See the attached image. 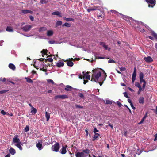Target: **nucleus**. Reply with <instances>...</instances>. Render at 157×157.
<instances>
[{
    "instance_id": "1",
    "label": "nucleus",
    "mask_w": 157,
    "mask_h": 157,
    "mask_svg": "<svg viewBox=\"0 0 157 157\" xmlns=\"http://www.w3.org/2000/svg\"><path fill=\"white\" fill-rule=\"evenodd\" d=\"M101 72H103L104 78H103L101 80H100V81H104L107 76L106 74L103 70L99 68L93 70V74L92 76L91 81H94L96 82H98V79L101 76Z\"/></svg>"
},
{
    "instance_id": "2",
    "label": "nucleus",
    "mask_w": 157,
    "mask_h": 157,
    "mask_svg": "<svg viewBox=\"0 0 157 157\" xmlns=\"http://www.w3.org/2000/svg\"><path fill=\"white\" fill-rule=\"evenodd\" d=\"M120 14L122 16V17L123 19L126 20V21H129V22L130 24L132 25H133L131 24V22L132 21H134L137 24H140V25L141 24L142 25L144 26L146 28H147V27H148L146 25L144 24L142 22H139L136 21L134 20L133 19H132L131 17H130L127 16L123 15L121 14Z\"/></svg>"
},
{
    "instance_id": "3",
    "label": "nucleus",
    "mask_w": 157,
    "mask_h": 157,
    "mask_svg": "<svg viewBox=\"0 0 157 157\" xmlns=\"http://www.w3.org/2000/svg\"><path fill=\"white\" fill-rule=\"evenodd\" d=\"M12 143L14 144L15 146H16L21 150H22V148L21 146L22 145L21 143L20 142L19 138H18V136L15 135L13 139Z\"/></svg>"
},
{
    "instance_id": "4",
    "label": "nucleus",
    "mask_w": 157,
    "mask_h": 157,
    "mask_svg": "<svg viewBox=\"0 0 157 157\" xmlns=\"http://www.w3.org/2000/svg\"><path fill=\"white\" fill-rule=\"evenodd\" d=\"M90 150L86 149L83 150L82 152H78L75 153V155L76 157H86L89 155Z\"/></svg>"
},
{
    "instance_id": "5",
    "label": "nucleus",
    "mask_w": 157,
    "mask_h": 157,
    "mask_svg": "<svg viewBox=\"0 0 157 157\" xmlns=\"http://www.w3.org/2000/svg\"><path fill=\"white\" fill-rule=\"evenodd\" d=\"M44 59L41 58L39 59L40 61L39 63V65L38 66H37V67H39L37 69L40 68V70H42L44 71H45L47 66V65L45 64L44 62H41V61Z\"/></svg>"
},
{
    "instance_id": "6",
    "label": "nucleus",
    "mask_w": 157,
    "mask_h": 157,
    "mask_svg": "<svg viewBox=\"0 0 157 157\" xmlns=\"http://www.w3.org/2000/svg\"><path fill=\"white\" fill-rule=\"evenodd\" d=\"M89 72H86L84 71L82 72V74H81L79 75V78L82 79H90V75L88 74Z\"/></svg>"
},
{
    "instance_id": "7",
    "label": "nucleus",
    "mask_w": 157,
    "mask_h": 157,
    "mask_svg": "<svg viewBox=\"0 0 157 157\" xmlns=\"http://www.w3.org/2000/svg\"><path fill=\"white\" fill-rule=\"evenodd\" d=\"M59 148V144L58 143H56L52 147V151L55 152L58 151Z\"/></svg>"
},
{
    "instance_id": "8",
    "label": "nucleus",
    "mask_w": 157,
    "mask_h": 157,
    "mask_svg": "<svg viewBox=\"0 0 157 157\" xmlns=\"http://www.w3.org/2000/svg\"><path fill=\"white\" fill-rule=\"evenodd\" d=\"M42 140H40L38 141V143L36 144V147L39 150H40L42 149Z\"/></svg>"
},
{
    "instance_id": "9",
    "label": "nucleus",
    "mask_w": 157,
    "mask_h": 157,
    "mask_svg": "<svg viewBox=\"0 0 157 157\" xmlns=\"http://www.w3.org/2000/svg\"><path fill=\"white\" fill-rule=\"evenodd\" d=\"M32 26L30 25H27L24 26L22 28V29L25 31H28L29 30Z\"/></svg>"
},
{
    "instance_id": "10",
    "label": "nucleus",
    "mask_w": 157,
    "mask_h": 157,
    "mask_svg": "<svg viewBox=\"0 0 157 157\" xmlns=\"http://www.w3.org/2000/svg\"><path fill=\"white\" fill-rule=\"evenodd\" d=\"M64 65V63L63 61L59 60L56 63V66L58 67H63Z\"/></svg>"
},
{
    "instance_id": "11",
    "label": "nucleus",
    "mask_w": 157,
    "mask_h": 157,
    "mask_svg": "<svg viewBox=\"0 0 157 157\" xmlns=\"http://www.w3.org/2000/svg\"><path fill=\"white\" fill-rule=\"evenodd\" d=\"M144 59L147 63L151 62L153 61V59L150 56H148L144 58Z\"/></svg>"
},
{
    "instance_id": "12",
    "label": "nucleus",
    "mask_w": 157,
    "mask_h": 157,
    "mask_svg": "<svg viewBox=\"0 0 157 157\" xmlns=\"http://www.w3.org/2000/svg\"><path fill=\"white\" fill-rule=\"evenodd\" d=\"M55 97L56 98L64 99L67 98H68V96L67 95L64 94L62 95H57Z\"/></svg>"
},
{
    "instance_id": "13",
    "label": "nucleus",
    "mask_w": 157,
    "mask_h": 157,
    "mask_svg": "<svg viewBox=\"0 0 157 157\" xmlns=\"http://www.w3.org/2000/svg\"><path fill=\"white\" fill-rule=\"evenodd\" d=\"M67 152L66 146L62 147V148L60 150V152L62 154H65Z\"/></svg>"
},
{
    "instance_id": "14",
    "label": "nucleus",
    "mask_w": 157,
    "mask_h": 157,
    "mask_svg": "<svg viewBox=\"0 0 157 157\" xmlns=\"http://www.w3.org/2000/svg\"><path fill=\"white\" fill-rule=\"evenodd\" d=\"M54 32L52 30H48L47 31L46 35L48 36H51L53 35Z\"/></svg>"
},
{
    "instance_id": "15",
    "label": "nucleus",
    "mask_w": 157,
    "mask_h": 157,
    "mask_svg": "<svg viewBox=\"0 0 157 157\" xmlns=\"http://www.w3.org/2000/svg\"><path fill=\"white\" fill-rule=\"evenodd\" d=\"M52 14L53 15L58 16L59 17H62L61 13L59 11H55L52 13Z\"/></svg>"
},
{
    "instance_id": "16",
    "label": "nucleus",
    "mask_w": 157,
    "mask_h": 157,
    "mask_svg": "<svg viewBox=\"0 0 157 157\" xmlns=\"http://www.w3.org/2000/svg\"><path fill=\"white\" fill-rule=\"evenodd\" d=\"M9 152L12 155H14L16 153L15 150L13 148H11L9 149Z\"/></svg>"
},
{
    "instance_id": "17",
    "label": "nucleus",
    "mask_w": 157,
    "mask_h": 157,
    "mask_svg": "<svg viewBox=\"0 0 157 157\" xmlns=\"http://www.w3.org/2000/svg\"><path fill=\"white\" fill-rule=\"evenodd\" d=\"M47 29V28L45 27H40L39 28L38 31L39 32H44L46 31Z\"/></svg>"
},
{
    "instance_id": "18",
    "label": "nucleus",
    "mask_w": 157,
    "mask_h": 157,
    "mask_svg": "<svg viewBox=\"0 0 157 157\" xmlns=\"http://www.w3.org/2000/svg\"><path fill=\"white\" fill-rule=\"evenodd\" d=\"M9 67L10 68L12 69L13 70H14L16 68V67L15 65L12 63H10L9 64Z\"/></svg>"
},
{
    "instance_id": "19",
    "label": "nucleus",
    "mask_w": 157,
    "mask_h": 157,
    "mask_svg": "<svg viewBox=\"0 0 157 157\" xmlns=\"http://www.w3.org/2000/svg\"><path fill=\"white\" fill-rule=\"evenodd\" d=\"M37 112L36 109L33 107H32L30 111L32 114H35Z\"/></svg>"
},
{
    "instance_id": "20",
    "label": "nucleus",
    "mask_w": 157,
    "mask_h": 157,
    "mask_svg": "<svg viewBox=\"0 0 157 157\" xmlns=\"http://www.w3.org/2000/svg\"><path fill=\"white\" fill-rule=\"evenodd\" d=\"M67 64L68 66L70 67H72L74 64L73 62L70 60H67Z\"/></svg>"
},
{
    "instance_id": "21",
    "label": "nucleus",
    "mask_w": 157,
    "mask_h": 157,
    "mask_svg": "<svg viewBox=\"0 0 157 157\" xmlns=\"http://www.w3.org/2000/svg\"><path fill=\"white\" fill-rule=\"evenodd\" d=\"M144 98L143 97H140L139 99V102L140 104H143L144 103Z\"/></svg>"
},
{
    "instance_id": "22",
    "label": "nucleus",
    "mask_w": 157,
    "mask_h": 157,
    "mask_svg": "<svg viewBox=\"0 0 157 157\" xmlns=\"http://www.w3.org/2000/svg\"><path fill=\"white\" fill-rule=\"evenodd\" d=\"M45 117L46 118L47 121H48L50 117V113L47 112H45Z\"/></svg>"
},
{
    "instance_id": "23",
    "label": "nucleus",
    "mask_w": 157,
    "mask_h": 157,
    "mask_svg": "<svg viewBox=\"0 0 157 157\" xmlns=\"http://www.w3.org/2000/svg\"><path fill=\"white\" fill-rule=\"evenodd\" d=\"M146 1L148 3H150L151 4H154V5L155 1V0H146Z\"/></svg>"
},
{
    "instance_id": "24",
    "label": "nucleus",
    "mask_w": 157,
    "mask_h": 157,
    "mask_svg": "<svg viewBox=\"0 0 157 157\" xmlns=\"http://www.w3.org/2000/svg\"><path fill=\"white\" fill-rule=\"evenodd\" d=\"M72 88V87L71 86L69 85H67L66 88H65V90L66 91H70L71 90Z\"/></svg>"
},
{
    "instance_id": "25",
    "label": "nucleus",
    "mask_w": 157,
    "mask_h": 157,
    "mask_svg": "<svg viewBox=\"0 0 157 157\" xmlns=\"http://www.w3.org/2000/svg\"><path fill=\"white\" fill-rule=\"evenodd\" d=\"M63 19L64 20H66L67 21H74V19L71 18H67L65 17H63Z\"/></svg>"
},
{
    "instance_id": "26",
    "label": "nucleus",
    "mask_w": 157,
    "mask_h": 157,
    "mask_svg": "<svg viewBox=\"0 0 157 157\" xmlns=\"http://www.w3.org/2000/svg\"><path fill=\"white\" fill-rule=\"evenodd\" d=\"M6 30L9 32H12L13 31V28L10 27H7Z\"/></svg>"
},
{
    "instance_id": "27",
    "label": "nucleus",
    "mask_w": 157,
    "mask_h": 157,
    "mask_svg": "<svg viewBox=\"0 0 157 157\" xmlns=\"http://www.w3.org/2000/svg\"><path fill=\"white\" fill-rule=\"evenodd\" d=\"M25 79L26 80V81L27 82L29 83H32L33 82V81L30 79L28 77H25Z\"/></svg>"
},
{
    "instance_id": "28",
    "label": "nucleus",
    "mask_w": 157,
    "mask_h": 157,
    "mask_svg": "<svg viewBox=\"0 0 157 157\" xmlns=\"http://www.w3.org/2000/svg\"><path fill=\"white\" fill-rule=\"evenodd\" d=\"M136 68H134V72L132 74V78H136Z\"/></svg>"
},
{
    "instance_id": "29",
    "label": "nucleus",
    "mask_w": 157,
    "mask_h": 157,
    "mask_svg": "<svg viewBox=\"0 0 157 157\" xmlns=\"http://www.w3.org/2000/svg\"><path fill=\"white\" fill-rule=\"evenodd\" d=\"M31 11L28 10H23L22 11V13H31Z\"/></svg>"
},
{
    "instance_id": "30",
    "label": "nucleus",
    "mask_w": 157,
    "mask_h": 157,
    "mask_svg": "<svg viewBox=\"0 0 157 157\" xmlns=\"http://www.w3.org/2000/svg\"><path fill=\"white\" fill-rule=\"evenodd\" d=\"M48 51L47 50L43 49L42 51L41 52H42V56L44 57V55H46V54L47 53Z\"/></svg>"
},
{
    "instance_id": "31",
    "label": "nucleus",
    "mask_w": 157,
    "mask_h": 157,
    "mask_svg": "<svg viewBox=\"0 0 157 157\" xmlns=\"http://www.w3.org/2000/svg\"><path fill=\"white\" fill-rule=\"evenodd\" d=\"M100 44L102 46H103V47H104L105 49H107L108 47H107V45H105L104 43L101 42L100 43Z\"/></svg>"
},
{
    "instance_id": "32",
    "label": "nucleus",
    "mask_w": 157,
    "mask_h": 157,
    "mask_svg": "<svg viewBox=\"0 0 157 157\" xmlns=\"http://www.w3.org/2000/svg\"><path fill=\"white\" fill-rule=\"evenodd\" d=\"M63 26H66L67 27H70L71 26V25L70 24H69L68 23L66 22L63 24L62 25Z\"/></svg>"
},
{
    "instance_id": "33",
    "label": "nucleus",
    "mask_w": 157,
    "mask_h": 157,
    "mask_svg": "<svg viewBox=\"0 0 157 157\" xmlns=\"http://www.w3.org/2000/svg\"><path fill=\"white\" fill-rule=\"evenodd\" d=\"M62 24V22L60 21H57L56 23V25L57 26L61 25Z\"/></svg>"
},
{
    "instance_id": "34",
    "label": "nucleus",
    "mask_w": 157,
    "mask_h": 157,
    "mask_svg": "<svg viewBox=\"0 0 157 157\" xmlns=\"http://www.w3.org/2000/svg\"><path fill=\"white\" fill-rule=\"evenodd\" d=\"M135 86H136L138 87V88H139V87H141V86L140 84L138 82H135Z\"/></svg>"
},
{
    "instance_id": "35",
    "label": "nucleus",
    "mask_w": 157,
    "mask_h": 157,
    "mask_svg": "<svg viewBox=\"0 0 157 157\" xmlns=\"http://www.w3.org/2000/svg\"><path fill=\"white\" fill-rule=\"evenodd\" d=\"M139 77L140 79L143 78H144V75L143 73L141 72H140L139 74Z\"/></svg>"
},
{
    "instance_id": "36",
    "label": "nucleus",
    "mask_w": 157,
    "mask_h": 157,
    "mask_svg": "<svg viewBox=\"0 0 157 157\" xmlns=\"http://www.w3.org/2000/svg\"><path fill=\"white\" fill-rule=\"evenodd\" d=\"M99 136V134L98 133H95L94 136V139H97Z\"/></svg>"
},
{
    "instance_id": "37",
    "label": "nucleus",
    "mask_w": 157,
    "mask_h": 157,
    "mask_svg": "<svg viewBox=\"0 0 157 157\" xmlns=\"http://www.w3.org/2000/svg\"><path fill=\"white\" fill-rule=\"evenodd\" d=\"M47 81L48 83H52V84H54V83L53 82V81L51 79H48L47 80Z\"/></svg>"
},
{
    "instance_id": "38",
    "label": "nucleus",
    "mask_w": 157,
    "mask_h": 157,
    "mask_svg": "<svg viewBox=\"0 0 157 157\" xmlns=\"http://www.w3.org/2000/svg\"><path fill=\"white\" fill-rule=\"evenodd\" d=\"M48 0H41L40 2L42 4H45L48 2Z\"/></svg>"
},
{
    "instance_id": "39",
    "label": "nucleus",
    "mask_w": 157,
    "mask_h": 157,
    "mask_svg": "<svg viewBox=\"0 0 157 157\" xmlns=\"http://www.w3.org/2000/svg\"><path fill=\"white\" fill-rule=\"evenodd\" d=\"M29 130V128L28 126H26L25 128V132L28 131Z\"/></svg>"
},
{
    "instance_id": "40",
    "label": "nucleus",
    "mask_w": 157,
    "mask_h": 157,
    "mask_svg": "<svg viewBox=\"0 0 157 157\" xmlns=\"http://www.w3.org/2000/svg\"><path fill=\"white\" fill-rule=\"evenodd\" d=\"M142 87H139V90L137 92V94L138 95H139L140 94L141 92L142 91Z\"/></svg>"
},
{
    "instance_id": "41",
    "label": "nucleus",
    "mask_w": 157,
    "mask_h": 157,
    "mask_svg": "<svg viewBox=\"0 0 157 157\" xmlns=\"http://www.w3.org/2000/svg\"><path fill=\"white\" fill-rule=\"evenodd\" d=\"M106 104H111L112 103V102L109 100H106Z\"/></svg>"
},
{
    "instance_id": "42",
    "label": "nucleus",
    "mask_w": 157,
    "mask_h": 157,
    "mask_svg": "<svg viewBox=\"0 0 157 157\" xmlns=\"http://www.w3.org/2000/svg\"><path fill=\"white\" fill-rule=\"evenodd\" d=\"M8 91V90H3L0 91V94H2Z\"/></svg>"
},
{
    "instance_id": "43",
    "label": "nucleus",
    "mask_w": 157,
    "mask_h": 157,
    "mask_svg": "<svg viewBox=\"0 0 157 157\" xmlns=\"http://www.w3.org/2000/svg\"><path fill=\"white\" fill-rule=\"evenodd\" d=\"M152 35H153L155 38L157 39V34L154 32H152Z\"/></svg>"
},
{
    "instance_id": "44",
    "label": "nucleus",
    "mask_w": 157,
    "mask_h": 157,
    "mask_svg": "<svg viewBox=\"0 0 157 157\" xmlns=\"http://www.w3.org/2000/svg\"><path fill=\"white\" fill-rule=\"evenodd\" d=\"M140 83H142V82H143L144 83V82H146L143 79V78L140 79Z\"/></svg>"
},
{
    "instance_id": "45",
    "label": "nucleus",
    "mask_w": 157,
    "mask_h": 157,
    "mask_svg": "<svg viewBox=\"0 0 157 157\" xmlns=\"http://www.w3.org/2000/svg\"><path fill=\"white\" fill-rule=\"evenodd\" d=\"M108 63H115V62L113 60L110 59L108 61Z\"/></svg>"
},
{
    "instance_id": "46",
    "label": "nucleus",
    "mask_w": 157,
    "mask_h": 157,
    "mask_svg": "<svg viewBox=\"0 0 157 157\" xmlns=\"http://www.w3.org/2000/svg\"><path fill=\"white\" fill-rule=\"evenodd\" d=\"M79 96L80 97L84 98V95L81 93H80L79 94Z\"/></svg>"
},
{
    "instance_id": "47",
    "label": "nucleus",
    "mask_w": 157,
    "mask_h": 157,
    "mask_svg": "<svg viewBox=\"0 0 157 157\" xmlns=\"http://www.w3.org/2000/svg\"><path fill=\"white\" fill-rule=\"evenodd\" d=\"M75 106L76 108H82L83 107V106H80V105H76Z\"/></svg>"
},
{
    "instance_id": "48",
    "label": "nucleus",
    "mask_w": 157,
    "mask_h": 157,
    "mask_svg": "<svg viewBox=\"0 0 157 157\" xmlns=\"http://www.w3.org/2000/svg\"><path fill=\"white\" fill-rule=\"evenodd\" d=\"M123 94H124V96L127 98H128L129 97L128 95V94L126 92H124L123 93Z\"/></svg>"
},
{
    "instance_id": "49",
    "label": "nucleus",
    "mask_w": 157,
    "mask_h": 157,
    "mask_svg": "<svg viewBox=\"0 0 157 157\" xmlns=\"http://www.w3.org/2000/svg\"><path fill=\"white\" fill-rule=\"evenodd\" d=\"M55 43L54 40H49L48 41V43L50 44H53Z\"/></svg>"
},
{
    "instance_id": "50",
    "label": "nucleus",
    "mask_w": 157,
    "mask_h": 157,
    "mask_svg": "<svg viewBox=\"0 0 157 157\" xmlns=\"http://www.w3.org/2000/svg\"><path fill=\"white\" fill-rule=\"evenodd\" d=\"M47 59V60H48L50 62H52L53 60V59L52 58H48Z\"/></svg>"
},
{
    "instance_id": "51",
    "label": "nucleus",
    "mask_w": 157,
    "mask_h": 157,
    "mask_svg": "<svg viewBox=\"0 0 157 157\" xmlns=\"http://www.w3.org/2000/svg\"><path fill=\"white\" fill-rule=\"evenodd\" d=\"M117 104L118 105L119 107H121V106L122 105V104L119 101H117Z\"/></svg>"
},
{
    "instance_id": "52",
    "label": "nucleus",
    "mask_w": 157,
    "mask_h": 157,
    "mask_svg": "<svg viewBox=\"0 0 157 157\" xmlns=\"http://www.w3.org/2000/svg\"><path fill=\"white\" fill-rule=\"evenodd\" d=\"M130 105L131 107L132 108L134 109V110H135V109H136V108L135 107H134L133 105V104L132 103L131 104H130Z\"/></svg>"
},
{
    "instance_id": "53",
    "label": "nucleus",
    "mask_w": 157,
    "mask_h": 157,
    "mask_svg": "<svg viewBox=\"0 0 157 157\" xmlns=\"http://www.w3.org/2000/svg\"><path fill=\"white\" fill-rule=\"evenodd\" d=\"M95 10V9H88L87 10V11H88V12H90L91 11H93V10Z\"/></svg>"
},
{
    "instance_id": "54",
    "label": "nucleus",
    "mask_w": 157,
    "mask_h": 157,
    "mask_svg": "<svg viewBox=\"0 0 157 157\" xmlns=\"http://www.w3.org/2000/svg\"><path fill=\"white\" fill-rule=\"evenodd\" d=\"M1 113L2 114L4 115H5L6 114L4 110H2Z\"/></svg>"
},
{
    "instance_id": "55",
    "label": "nucleus",
    "mask_w": 157,
    "mask_h": 157,
    "mask_svg": "<svg viewBox=\"0 0 157 157\" xmlns=\"http://www.w3.org/2000/svg\"><path fill=\"white\" fill-rule=\"evenodd\" d=\"M146 82H144V84L143 85L142 88H143V89H145V86H146Z\"/></svg>"
},
{
    "instance_id": "56",
    "label": "nucleus",
    "mask_w": 157,
    "mask_h": 157,
    "mask_svg": "<svg viewBox=\"0 0 157 157\" xmlns=\"http://www.w3.org/2000/svg\"><path fill=\"white\" fill-rule=\"evenodd\" d=\"M98 131L97 130V129L96 128H95L94 130V133H96V132H98Z\"/></svg>"
},
{
    "instance_id": "57",
    "label": "nucleus",
    "mask_w": 157,
    "mask_h": 157,
    "mask_svg": "<svg viewBox=\"0 0 157 157\" xmlns=\"http://www.w3.org/2000/svg\"><path fill=\"white\" fill-rule=\"evenodd\" d=\"M84 82L83 83L84 84H85L86 83H87L88 82V80H85V79H84Z\"/></svg>"
},
{
    "instance_id": "58",
    "label": "nucleus",
    "mask_w": 157,
    "mask_h": 157,
    "mask_svg": "<svg viewBox=\"0 0 157 157\" xmlns=\"http://www.w3.org/2000/svg\"><path fill=\"white\" fill-rule=\"evenodd\" d=\"M30 20L32 21H33L34 20V17L32 16H30L29 17Z\"/></svg>"
},
{
    "instance_id": "59",
    "label": "nucleus",
    "mask_w": 157,
    "mask_h": 157,
    "mask_svg": "<svg viewBox=\"0 0 157 157\" xmlns=\"http://www.w3.org/2000/svg\"><path fill=\"white\" fill-rule=\"evenodd\" d=\"M138 29L141 32H144V29H139V27H138Z\"/></svg>"
},
{
    "instance_id": "60",
    "label": "nucleus",
    "mask_w": 157,
    "mask_h": 157,
    "mask_svg": "<svg viewBox=\"0 0 157 157\" xmlns=\"http://www.w3.org/2000/svg\"><path fill=\"white\" fill-rule=\"evenodd\" d=\"M111 11L112 12L114 13H117V11H115L114 10H111Z\"/></svg>"
},
{
    "instance_id": "61",
    "label": "nucleus",
    "mask_w": 157,
    "mask_h": 157,
    "mask_svg": "<svg viewBox=\"0 0 157 157\" xmlns=\"http://www.w3.org/2000/svg\"><path fill=\"white\" fill-rule=\"evenodd\" d=\"M128 101L130 104L132 103L131 100L129 99H128Z\"/></svg>"
},
{
    "instance_id": "62",
    "label": "nucleus",
    "mask_w": 157,
    "mask_h": 157,
    "mask_svg": "<svg viewBox=\"0 0 157 157\" xmlns=\"http://www.w3.org/2000/svg\"><path fill=\"white\" fill-rule=\"evenodd\" d=\"M128 89L131 92H134V90L128 87Z\"/></svg>"
},
{
    "instance_id": "63",
    "label": "nucleus",
    "mask_w": 157,
    "mask_h": 157,
    "mask_svg": "<svg viewBox=\"0 0 157 157\" xmlns=\"http://www.w3.org/2000/svg\"><path fill=\"white\" fill-rule=\"evenodd\" d=\"M10 154H8L6 155L5 157H10Z\"/></svg>"
},
{
    "instance_id": "64",
    "label": "nucleus",
    "mask_w": 157,
    "mask_h": 157,
    "mask_svg": "<svg viewBox=\"0 0 157 157\" xmlns=\"http://www.w3.org/2000/svg\"><path fill=\"white\" fill-rule=\"evenodd\" d=\"M108 125L110 126L112 129L113 128V125H111L110 124H108Z\"/></svg>"
}]
</instances>
